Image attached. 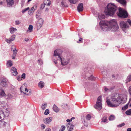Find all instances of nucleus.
Segmentation results:
<instances>
[{"instance_id": "1", "label": "nucleus", "mask_w": 131, "mask_h": 131, "mask_svg": "<svg viewBox=\"0 0 131 131\" xmlns=\"http://www.w3.org/2000/svg\"><path fill=\"white\" fill-rule=\"evenodd\" d=\"M102 29L104 31L112 30V31H117L119 27L116 23V20L113 19L109 22L101 21L100 23Z\"/></svg>"}, {"instance_id": "2", "label": "nucleus", "mask_w": 131, "mask_h": 131, "mask_svg": "<svg viewBox=\"0 0 131 131\" xmlns=\"http://www.w3.org/2000/svg\"><path fill=\"white\" fill-rule=\"evenodd\" d=\"M111 99L112 102L115 103H112L110 100L108 99L107 97L106 98V102L108 106L112 107L118 106L119 105L118 103H120L121 101H122L123 100V99L121 98V96L117 94H115L111 96Z\"/></svg>"}, {"instance_id": "3", "label": "nucleus", "mask_w": 131, "mask_h": 131, "mask_svg": "<svg viewBox=\"0 0 131 131\" xmlns=\"http://www.w3.org/2000/svg\"><path fill=\"white\" fill-rule=\"evenodd\" d=\"M116 6L114 4L110 3L105 8V12L106 15L112 16L113 15L117 10Z\"/></svg>"}, {"instance_id": "4", "label": "nucleus", "mask_w": 131, "mask_h": 131, "mask_svg": "<svg viewBox=\"0 0 131 131\" xmlns=\"http://www.w3.org/2000/svg\"><path fill=\"white\" fill-rule=\"evenodd\" d=\"M102 96H99L98 98L95 105L94 106L95 108L99 110H100L102 108Z\"/></svg>"}, {"instance_id": "5", "label": "nucleus", "mask_w": 131, "mask_h": 131, "mask_svg": "<svg viewBox=\"0 0 131 131\" xmlns=\"http://www.w3.org/2000/svg\"><path fill=\"white\" fill-rule=\"evenodd\" d=\"M119 12H117V13L118 16L124 18H126L127 17L128 13L126 11L123 10L121 8H119Z\"/></svg>"}, {"instance_id": "6", "label": "nucleus", "mask_w": 131, "mask_h": 131, "mask_svg": "<svg viewBox=\"0 0 131 131\" xmlns=\"http://www.w3.org/2000/svg\"><path fill=\"white\" fill-rule=\"evenodd\" d=\"M62 53V51L60 49H57L55 50L54 52V56L55 57H57V60L61 59V55Z\"/></svg>"}, {"instance_id": "7", "label": "nucleus", "mask_w": 131, "mask_h": 131, "mask_svg": "<svg viewBox=\"0 0 131 131\" xmlns=\"http://www.w3.org/2000/svg\"><path fill=\"white\" fill-rule=\"evenodd\" d=\"M59 60L61 61V63L62 65L65 66L68 64L69 62L70 59L69 58H63L61 57V59Z\"/></svg>"}, {"instance_id": "8", "label": "nucleus", "mask_w": 131, "mask_h": 131, "mask_svg": "<svg viewBox=\"0 0 131 131\" xmlns=\"http://www.w3.org/2000/svg\"><path fill=\"white\" fill-rule=\"evenodd\" d=\"M119 25L121 27L124 31H125L126 29L128 28L129 27L127 23L123 21L120 22Z\"/></svg>"}, {"instance_id": "9", "label": "nucleus", "mask_w": 131, "mask_h": 131, "mask_svg": "<svg viewBox=\"0 0 131 131\" xmlns=\"http://www.w3.org/2000/svg\"><path fill=\"white\" fill-rule=\"evenodd\" d=\"M43 20L41 18H40L36 24V26L38 28H40L42 26L43 23Z\"/></svg>"}, {"instance_id": "10", "label": "nucleus", "mask_w": 131, "mask_h": 131, "mask_svg": "<svg viewBox=\"0 0 131 131\" xmlns=\"http://www.w3.org/2000/svg\"><path fill=\"white\" fill-rule=\"evenodd\" d=\"M52 119V118L51 117H49L44 119L43 121L45 124H48L51 122Z\"/></svg>"}, {"instance_id": "11", "label": "nucleus", "mask_w": 131, "mask_h": 131, "mask_svg": "<svg viewBox=\"0 0 131 131\" xmlns=\"http://www.w3.org/2000/svg\"><path fill=\"white\" fill-rule=\"evenodd\" d=\"M16 36L15 35H13L9 39H6L5 40L8 43H10L12 41L14 40L15 39Z\"/></svg>"}, {"instance_id": "12", "label": "nucleus", "mask_w": 131, "mask_h": 131, "mask_svg": "<svg viewBox=\"0 0 131 131\" xmlns=\"http://www.w3.org/2000/svg\"><path fill=\"white\" fill-rule=\"evenodd\" d=\"M11 74L12 75H17L18 73L17 71V70L16 68L12 67L11 69Z\"/></svg>"}, {"instance_id": "13", "label": "nucleus", "mask_w": 131, "mask_h": 131, "mask_svg": "<svg viewBox=\"0 0 131 131\" xmlns=\"http://www.w3.org/2000/svg\"><path fill=\"white\" fill-rule=\"evenodd\" d=\"M77 9L79 12L83 11V4L82 3L79 4L77 7Z\"/></svg>"}, {"instance_id": "14", "label": "nucleus", "mask_w": 131, "mask_h": 131, "mask_svg": "<svg viewBox=\"0 0 131 131\" xmlns=\"http://www.w3.org/2000/svg\"><path fill=\"white\" fill-rule=\"evenodd\" d=\"M7 3V6L8 7H12L14 4L13 0H6Z\"/></svg>"}, {"instance_id": "15", "label": "nucleus", "mask_w": 131, "mask_h": 131, "mask_svg": "<svg viewBox=\"0 0 131 131\" xmlns=\"http://www.w3.org/2000/svg\"><path fill=\"white\" fill-rule=\"evenodd\" d=\"M23 93L24 94H26L27 95H29L31 94V90H28L26 88H25V91Z\"/></svg>"}, {"instance_id": "16", "label": "nucleus", "mask_w": 131, "mask_h": 131, "mask_svg": "<svg viewBox=\"0 0 131 131\" xmlns=\"http://www.w3.org/2000/svg\"><path fill=\"white\" fill-rule=\"evenodd\" d=\"M67 127L68 130L69 131H73V126L72 125L68 123L67 125Z\"/></svg>"}, {"instance_id": "17", "label": "nucleus", "mask_w": 131, "mask_h": 131, "mask_svg": "<svg viewBox=\"0 0 131 131\" xmlns=\"http://www.w3.org/2000/svg\"><path fill=\"white\" fill-rule=\"evenodd\" d=\"M6 103L4 102H0V108L5 109Z\"/></svg>"}, {"instance_id": "18", "label": "nucleus", "mask_w": 131, "mask_h": 131, "mask_svg": "<svg viewBox=\"0 0 131 131\" xmlns=\"http://www.w3.org/2000/svg\"><path fill=\"white\" fill-rule=\"evenodd\" d=\"M7 81L5 79H3L1 82V84L3 86H4L7 85Z\"/></svg>"}, {"instance_id": "19", "label": "nucleus", "mask_w": 131, "mask_h": 131, "mask_svg": "<svg viewBox=\"0 0 131 131\" xmlns=\"http://www.w3.org/2000/svg\"><path fill=\"white\" fill-rule=\"evenodd\" d=\"M12 50L13 51V54L15 55L17 54V50H16L15 46H12Z\"/></svg>"}, {"instance_id": "20", "label": "nucleus", "mask_w": 131, "mask_h": 131, "mask_svg": "<svg viewBox=\"0 0 131 131\" xmlns=\"http://www.w3.org/2000/svg\"><path fill=\"white\" fill-rule=\"evenodd\" d=\"M107 118V116H104L102 118V121H101V122H104L105 123H108V120Z\"/></svg>"}, {"instance_id": "21", "label": "nucleus", "mask_w": 131, "mask_h": 131, "mask_svg": "<svg viewBox=\"0 0 131 131\" xmlns=\"http://www.w3.org/2000/svg\"><path fill=\"white\" fill-rule=\"evenodd\" d=\"M99 19L100 20L104 19L105 18V16L103 14L99 13L98 14Z\"/></svg>"}, {"instance_id": "22", "label": "nucleus", "mask_w": 131, "mask_h": 131, "mask_svg": "<svg viewBox=\"0 0 131 131\" xmlns=\"http://www.w3.org/2000/svg\"><path fill=\"white\" fill-rule=\"evenodd\" d=\"M7 67H10L13 66L12 61L11 60H9L7 62Z\"/></svg>"}, {"instance_id": "23", "label": "nucleus", "mask_w": 131, "mask_h": 131, "mask_svg": "<svg viewBox=\"0 0 131 131\" xmlns=\"http://www.w3.org/2000/svg\"><path fill=\"white\" fill-rule=\"evenodd\" d=\"M44 5L50 6L51 4L50 0H45L44 2Z\"/></svg>"}, {"instance_id": "24", "label": "nucleus", "mask_w": 131, "mask_h": 131, "mask_svg": "<svg viewBox=\"0 0 131 131\" xmlns=\"http://www.w3.org/2000/svg\"><path fill=\"white\" fill-rule=\"evenodd\" d=\"M5 95L4 90L2 88H0V96H2Z\"/></svg>"}, {"instance_id": "25", "label": "nucleus", "mask_w": 131, "mask_h": 131, "mask_svg": "<svg viewBox=\"0 0 131 131\" xmlns=\"http://www.w3.org/2000/svg\"><path fill=\"white\" fill-rule=\"evenodd\" d=\"M116 1L123 5H125L126 4V1L125 0H116Z\"/></svg>"}, {"instance_id": "26", "label": "nucleus", "mask_w": 131, "mask_h": 131, "mask_svg": "<svg viewBox=\"0 0 131 131\" xmlns=\"http://www.w3.org/2000/svg\"><path fill=\"white\" fill-rule=\"evenodd\" d=\"M38 86L39 88L41 89L44 86V83L43 82L40 81L39 82Z\"/></svg>"}, {"instance_id": "27", "label": "nucleus", "mask_w": 131, "mask_h": 131, "mask_svg": "<svg viewBox=\"0 0 131 131\" xmlns=\"http://www.w3.org/2000/svg\"><path fill=\"white\" fill-rule=\"evenodd\" d=\"M17 30V29L14 28L12 27L9 29V31L12 34L14 33L15 31Z\"/></svg>"}, {"instance_id": "28", "label": "nucleus", "mask_w": 131, "mask_h": 131, "mask_svg": "<svg viewBox=\"0 0 131 131\" xmlns=\"http://www.w3.org/2000/svg\"><path fill=\"white\" fill-rule=\"evenodd\" d=\"M53 108V110L56 112H57L59 111L58 108L55 105H54Z\"/></svg>"}, {"instance_id": "29", "label": "nucleus", "mask_w": 131, "mask_h": 131, "mask_svg": "<svg viewBox=\"0 0 131 131\" xmlns=\"http://www.w3.org/2000/svg\"><path fill=\"white\" fill-rule=\"evenodd\" d=\"M82 120L84 125L86 127H87L88 126V123L87 121H85V118H82Z\"/></svg>"}, {"instance_id": "30", "label": "nucleus", "mask_w": 131, "mask_h": 131, "mask_svg": "<svg viewBox=\"0 0 131 131\" xmlns=\"http://www.w3.org/2000/svg\"><path fill=\"white\" fill-rule=\"evenodd\" d=\"M36 17L37 18H39L40 17V13L39 11H38L36 13Z\"/></svg>"}, {"instance_id": "31", "label": "nucleus", "mask_w": 131, "mask_h": 131, "mask_svg": "<svg viewBox=\"0 0 131 131\" xmlns=\"http://www.w3.org/2000/svg\"><path fill=\"white\" fill-rule=\"evenodd\" d=\"M32 28L33 26L31 25H30L29 26L28 30H27V32L29 31L30 32H32Z\"/></svg>"}, {"instance_id": "32", "label": "nucleus", "mask_w": 131, "mask_h": 131, "mask_svg": "<svg viewBox=\"0 0 131 131\" xmlns=\"http://www.w3.org/2000/svg\"><path fill=\"white\" fill-rule=\"evenodd\" d=\"M115 118V116L114 115H111L109 117L108 119L110 121H111L114 119Z\"/></svg>"}, {"instance_id": "33", "label": "nucleus", "mask_w": 131, "mask_h": 131, "mask_svg": "<svg viewBox=\"0 0 131 131\" xmlns=\"http://www.w3.org/2000/svg\"><path fill=\"white\" fill-rule=\"evenodd\" d=\"M62 106L63 108L64 109H67L68 108V105L64 103L62 104Z\"/></svg>"}, {"instance_id": "34", "label": "nucleus", "mask_w": 131, "mask_h": 131, "mask_svg": "<svg viewBox=\"0 0 131 131\" xmlns=\"http://www.w3.org/2000/svg\"><path fill=\"white\" fill-rule=\"evenodd\" d=\"M34 11V10L33 9L31 8V9L29 10L28 14L30 15H32Z\"/></svg>"}, {"instance_id": "35", "label": "nucleus", "mask_w": 131, "mask_h": 131, "mask_svg": "<svg viewBox=\"0 0 131 131\" xmlns=\"http://www.w3.org/2000/svg\"><path fill=\"white\" fill-rule=\"evenodd\" d=\"M131 81V74L129 75L126 79V81L127 82Z\"/></svg>"}, {"instance_id": "36", "label": "nucleus", "mask_w": 131, "mask_h": 131, "mask_svg": "<svg viewBox=\"0 0 131 131\" xmlns=\"http://www.w3.org/2000/svg\"><path fill=\"white\" fill-rule=\"evenodd\" d=\"M69 2L71 3L75 4L77 2V0H69Z\"/></svg>"}, {"instance_id": "37", "label": "nucleus", "mask_w": 131, "mask_h": 131, "mask_svg": "<svg viewBox=\"0 0 131 131\" xmlns=\"http://www.w3.org/2000/svg\"><path fill=\"white\" fill-rule=\"evenodd\" d=\"M65 3L64 1H62L61 2V6L62 7H64L65 6H66L67 7H68V6H66L65 4Z\"/></svg>"}, {"instance_id": "38", "label": "nucleus", "mask_w": 131, "mask_h": 131, "mask_svg": "<svg viewBox=\"0 0 131 131\" xmlns=\"http://www.w3.org/2000/svg\"><path fill=\"white\" fill-rule=\"evenodd\" d=\"M29 7H27L26 8L23 9L22 10V13H24L26 11L29 10Z\"/></svg>"}, {"instance_id": "39", "label": "nucleus", "mask_w": 131, "mask_h": 131, "mask_svg": "<svg viewBox=\"0 0 131 131\" xmlns=\"http://www.w3.org/2000/svg\"><path fill=\"white\" fill-rule=\"evenodd\" d=\"M66 127L64 126H61V128L60 129L59 131H64Z\"/></svg>"}, {"instance_id": "40", "label": "nucleus", "mask_w": 131, "mask_h": 131, "mask_svg": "<svg viewBox=\"0 0 131 131\" xmlns=\"http://www.w3.org/2000/svg\"><path fill=\"white\" fill-rule=\"evenodd\" d=\"M126 114L127 115H131V110H129L126 112Z\"/></svg>"}, {"instance_id": "41", "label": "nucleus", "mask_w": 131, "mask_h": 131, "mask_svg": "<svg viewBox=\"0 0 131 131\" xmlns=\"http://www.w3.org/2000/svg\"><path fill=\"white\" fill-rule=\"evenodd\" d=\"M95 79V78L93 75H91L89 78V79L91 80H94Z\"/></svg>"}, {"instance_id": "42", "label": "nucleus", "mask_w": 131, "mask_h": 131, "mask_svg": "<svg viewBox=\"0 0 131 131\" xmlns=\"http://www.w3.org/2000/svg\"><path fill=\"white\" fill-rule=\"evenodd\" d=\"M49 110L48 109H47L46 110L45 112H44V114L45 115H47L48 114H49Z\"/></svg>"}, {"instance_id": "43", "label": "nucleus", "mask_w": 131, "mask_h": 131, "mask_svg": "<svg viewBox=\"0 0 131 131\" xmlns=\"http://www.w3.org/2000/svg\"><path fill=\"white\" fill-rule=\"evenodd\" d=\"M128 107V104H127L125 106H124L122 108V110H125L127 109Z\"/></svg>"}, {"instance_id": "44", "label": "nucleus", "mask_w": 131, "mask_h": 131, "mask_svg": "<svg viewBox=\"0 0 131 131\" xmlns=\"http://www.w3.org/2000/svg\"><path fill=\"white\" fill-rule=\"evenodd\" d=\"M47 103H45V104H42V107H41L42 108L43 110L45 109V108L47 106Z\"/></svg>"}, {"instance_id": "45", "label": "nucleus", "mask_w": 131, "mask_h": 131, "mask_svg": "<svg viewBox=\"0 0 131 131\" xmlns=\"http://www.w3.org/2000/svg\"><path fill=\"white\" fill-rule=\"evenodd\" d=\"M91 118V115L89 114H88L86 117V119L87 120H89Z\"/></svg>"}, {"instance_id": "46", "label": "nucleus", "mask_w": 131, "mask_h": 131, "mask_svg": "<svg viewBox=\"0 0 131 131\" xmlns=\"http://www.w3.org/2000/svg\"><path fill=\"white\" fill-rule=\"evenodd\" d=\"M82 40H83V39L82 38H80L79 39V41H77V42L78 43H82Z\"/></svg>"}, {"instance_id": "47", "label": "nucleus", "mask_w": 131, "mask_h": 131, "mask_svg": "<svg viewBox=\"0 0 131 131\" xmlns=\"http://www.w3.org/2000/svg\"><path fill=\"white\" fill-rule=\"evenodd\" d=\"M25 74L23 73L22 74L21 76V78L24 79L25 78Z\"/></svg>"}, {"instance_id": "48", "label": "nucleus", "mask_w": 131, "mask_h": 131, "mask_svg": "<svg viewBox=\"0 0 131 131\" xmlns=\"http://www.w3.org/2000/svg\"><path fill=\"white\" fill-rule=\"evenodd\" d=\"M125 125V124L124 123L121 124L117 126V127H121L124 126Z\"/></svg>"}, {"instance_id": "49", "label": "nucleus", "mask_w": 131, "mask_h": 131, "mask_svg": "<svg viewBox=\"0 0 131 131\" xmlns=\"http://www.w3.org/2000/svg\"><path fill=\"white\" fill-rule=\"evenodd\" d=\"M38 62L39 64L40 65H42V61L41 60H38Z\"/></svg>"}, {"instance_id": "50", "label": "nucleus", "mask_w": 131, "mask_h": 131, "mask_svg": "<svg viewBox=\"0 0 131 131\" xmlns=\"http://www.w3.org/2000/svg\"><path fill=\"white\" fill-rule=\"evenodd\" d=\"M37 6L36 5H34L31 8L32 9L34 10V11L36 9Z\"/></svg>"}, {"instance_id": "51", "label": "nucleus", "mask_w": 131, "mask_h": 131, "mask_svg": "<svg viewBox=\"0 0 131 131\" xmlns=\"http://www.w3.org/2000/svg\"><path fill=\"white\" fill-rule=\"evenodd\" d=\"M20 23V22L19 20H16L15 21V24L18 25Z\"/></svg>"}, {"instance_id": "52", "label": "nucleus", "mask_w": 131, "mask_h": 131, "mask_svg": "<svg viewBox=\"0 0 131 131\" xmlns=\"http://www.w3.org/2000/svg\"><path fill=\"white\" fill-rule=\"evenodd\" d=\"M127 21L129 23V24L131 26V20L130 19H128Z\"/></svg>"}, {"instance_id": "53", "label": "nucleus", "mask_w": 131, "mask_h": 131, "mask_svg": "<svg viewBox=\"0 0 131 131\" xmlns=\"http://www.w3.org/2000/svg\"><path fill=\"white\" fill-rule=\"evenodd\" d=\"M8 98H12L13 97V96L11 94H9L8 95Z\"/></svg>"}, {"instance_id": "54", "label": "nucleus", "mask_w": 131, "mask_h": 131, "mask_svg": "<svg viewBox=\"0 0 131 131\" xmlns=\"http://www.w3.org/2000/svg\"><path fill=\"white\" fill-rule=\"evenodd\" d=\"M41 127H42V129H44L45 128V125H44V124H41Z\"/></svg>"}, {"instance_id": "55", "label": "nucleus", "mask_w": 131, "mask_h": 131, "mask_svg": "<svg viewBox=\"0 0 131 131\" xmlns=\"http://www.w3.org/2000/svg\"><path fill=\"white\" fill-rule=\"evenodd\" d=\"M16 55L13 54L12 57V59H14L15 58L16 56Z\"/></svg>"}, {"instance_id": "56", "label": "nucleus", "mask_w": 131, "mask_h": 131, "mask_svg": "<svg viewBox=\"0 0 131 131\" xmlns=\"http://www.w3.org/2000/svg\"><path fill=\"white\" fill-rule=\"evenodd\" d=\"M17 79L18 80L20 81H21V77L20 76L18 77L17 78Z\"/></svg>"}, {"instance_id": "57", "label": "nucleus", "mask_w": 131, "mask_h": 131, "mask_svg": "<svg viewBox=\"0 0 131 131\" xmlns=\"http://www.w3.org/2000/svg\"><path fill=\"white\" fill-rule=\"evenodd\" d=\"M72 121V119H67V122H71V121Z\"/></svg>"}, {"instance_id": "58", "label": "nucleus", "mask_w": 131, "mask_h": 131, "mask_svg": "<svg viewBox=\"0 0 131 131\" xmlns=\"http://www.w3.org/2000/svg\"><path fill=\"white\" fill-rule=\"evenodd\" d=\"M45 131H51V129L49 128H47L46 129Z\"/></svg>"}, {"instance_id": "59", "label": "nucleus", "mask_w": 131, "mask_h": 131, "mask_svg": "<svg viewBox=\"0 0 131 131\" xmlns=\"http://www.w3.org/2000/svg\"><path fill=\"white\" fill-rule=\"evenodd\" d=\"M104 90L105 91H107L108 90V89L107 88L105 87L104 88Z\"/></svg>"}, {"instance_id": "60", "label": "nucleus", "mask_w": 131, "mask_h": 131, "mask_svg": "<svg viewBox=\"0 0 131 131\" xmlns=\"http://www.w3.org/2000/svg\"><path fill=\"white\" fill-rule=\"evenodd\" d=\"M53 61H54V63L56 64L57 63V62L56 60L55 59H54Z\"/></svg>"}, {"instance_id": "61", "label": "nucleus", "mask_w": 131, "mask_h": 131, "mask_svg": "<svg viewBox=\"0 0 131 131\" xmlns=\"http://www.w3.org/2000/svg\"><path fill=\"white\" fill-rule=\"evenodd\" d=\"M24 40L26 41L27 42L28 41L29 39L27 38H25Z\"/></svg>"}, {"instance_id": "62", "label": "nucleus", "mask_w": 131, "mask_h": 131, "mask_svg": "<svg viewBox=\"0 0 131 131\" xmlns=\"http://www.w3.org/2000/svg\"><path fill=\"white\" fill-rule=\"evenodd\" d=\"M127 130V131H131V128H128Z\"/></svg>"}, {"instance_id": "63", "label": "nucleus", "mask_w": 131, "mask_h": 131, "mask_svg": "<svg viewBox=\"0 0 131 131\" xmlns=\"http://www.w3.org/2000/svg\"><path fill=\"white\" fill-rule=\"evenodd\" d=\"M4 125L5 126L6 125L7 123L6 122H4Z\"/></svg>"}, {"instance_id": "64", "label": "nucleus", "mask_w": 131, "mask_h": 131, "mask_svg": "<svg viewBox=\"0 0 131 131\" xmlns=\"http://www.w3.org/2000/svg\"><path fill=\"white\" fill-rule=\"evenodd\" d=\"M43 7V8L44 7V5H41V7Z\"/></svg>"}]
</instances>
